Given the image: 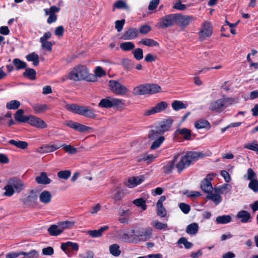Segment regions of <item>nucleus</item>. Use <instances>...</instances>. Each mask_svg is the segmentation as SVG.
<instances>
[{"mask_svg": "<svg viewBox=\"0 0 258 258\" xmlns=\"http://www.w3.org/2000/svg\"><path fill=\"white\" fill-rule=\"evenodd\" d=\"M202 154L196 152H188L185 155L181 153L175 154L173 156L175 161V167L177 172L180 173L184 169L188 167L192 162L196 161L199 158L202 157Z\"/></svg>", "mask_w": 258, "mask_h": 258, "instance_id": "f257e3e1", "label": "nucleus"}, {"mask_svg": "<svg viewBox=\"0 0 258 258\" xmlns=\"http://www.w3.org/2000/svg\"><path fill=\"white\" fill-rule=\"evenodd\" d=\"M68 78L75 81L85 80L90 82H95L96 80V77L89 74L88 69L83 65L78 66L73 68L68 74Z\"/></svg>", "mask_w": 258, "mask_h": 258, "instance_id": "f03ea898", "label": "nucleus"}, {"mask_svg": "<svg viewBox=\"0 0 258 258\" xmlns=\"http://www.w3.org/2000/svg\"><path fill=\"white\" fill-rule=\"evenodd\" d=\"M124 105L123 99L108 97L100 100L98 107L104 108L113 107L118 109L122 108Z\"/></svg>", "mask_w": 258, "mask_h": 258, "instance_id": "7ed1b4c3", "label": "nucleus"}, {"mask_svg": "<svg viewBox=\"0 0 258 258\" xmlns=\"http://www.w3.org/2000/svg\"><path fill=\"white\" fill-rule=\"evenodd\" d=\"M110 90L114 94L119 96H124L129 92V89L116 80H110L108 83Z\"/></svg>", "mask_w": 258, "mask_h": 258, "instance_id": "20e7f679", "label": "nucleus"}, {"mask_svg": "<svg viewBox=\"0 0 258 258\" xmlns=\"http://www.w3.org/2000/svg\"><path fill=\"white\" fill-rule=\"evenodd\" d=\"M152 234V229L149 227L146 228L144 231L139 233H135V230L132 229L131 231V235L132 238L136 239V242H132V243H137L141 241H145L150 239Z\"/></svg>", "mask_w": 258, "mask_h": 258, "instance_id": "39448f33", "label": "nucleus"}, {"mask_svg": "<svg viewBox=\"0 0 258 258\" xmlns=\"http://www.w3.org/2000/svg\"><path fill=\"white\" fill-rule=\"evenodd\" d=\"M174 24H175V14H171L161 18L157 24V27L161 29H165L172 27Z\"/></svg>", "mask_w": 258, "mask_h": 258, "instance_id": "423d86ee", "label": "nucleus"}, {"mask_svg": "<svg viewBox=\"0 0 258 258\" xmlns=\"http://www.w3.org/2000/svg\"><path fill=\"white\" fill-rule=\"evenodd\" d=\"M194 17L188 15H182L181 14H175V24L179 27L184 28L194 21Z\"/></svg>", "mask_w": 258, "mask_h": 258, "instance_id": "0eeeda50", "label": "nucleus"}, {"mask_svg": "<svg viewBox=\"0 0 258 258\" xmlns=\"http://www.w3.org/2000/svg\"><path fill=\"white\" fill-rule=\"evenodd\" d=\"M228 100V98H223L214 101L210 103L209 109L214 112L220 113L223 110L224 107H226V104Z\"/></svg>", "mask_w": 258, "mask_h": 258, "instance_id": "6e6552de", "label": "nucleus"}, {"mask_svg": "<svg viewBox=\"0 0 258 258\" xmlns=\"http://www.w3.org/2000/svg\"><path fill=\"white\" fill-rule=\"evenodd\" d=\"M167 103L165 101H161L157 103L154 107L146 110L144 112V115L149 116L156 113L161 112L167 107Z\"/></svg>", "mask_w": 258, "mask_h": 258, "instance_id": "1a4fd4ad", "label": "nucleus"}, {"mask_svg": "<svg viewBox=\"0 0 258 258\" xmlns=\"http://www.w3.org/2000/svg\"><path fill=\"white\" fill-rule=\"evenodd\" d=\"M65 124L68 127L74 129L76 131L80 133H85L91 129V127L89 126L80 124L77 122H74L71 120L66 121Z\"/></svg>", "mask_w": 258, "mask_h": 258, "instance_id": "9d476101", "label": "nucleus"}, {"mask_svg": "<svg viewBox=\"0 0 258 258\" xmlns=\"http://www.w3.org/2000/svg\"><path fill=\"white\" fill-rule=\"evenodd\" d=\"M27 123L37 128H45L47 127L46 123L43 120L34 115L29 116Z\"/></svg>", "mask_w": 258, "mask_h": 258, "instance_id": "9b49d317", "label": "nucleus"}, {"mask_svg": "<svg viewBox=\"0 0 258 258\" xmlns=\"http://www.w3.org/2000/svg\"><path fill=\"white\" fill-rule=\"evenodd\" d=\"M8 182L14 188L16 192H20L25 188L23 182L17 177L11 178L8 180Z\"/></svg>", "mask_w": 258, "mask_h": 258, "instance_id": "f8f14e48", "label": "nucleus"}, {"mask_svg": "<svg viewBox=\"0 0 258 258\" xmlns=\"http://www.w3.org/2000/svg\"><path fill=\"white\" fill-rule=\"evenodd\" d=\"M212 33L211 25L209 22H205L203 24L202 29L200 31V38L203 40L210 36Z\"/></svg>", "mask_w": 258, "mask_h": 258, "instance_id": "ddd939ff", "label": "nucleus"}, {"mask_svg": "<svg viewBox=\"0 0 258 258\" xmlns=\"http://www.w3.org/2000/svg\"><path fill=\"white\" fill-rule=\"evenodd\" d=\"M138 31L136 28H130L122 34L121 38L123 40H132L138 36Z\"/></svg>", "mask_w": 258, "mask_h": 258, "instance_id": "4468645a", "label": "nucleus"}, {"mask_svg": "<svg viewBox=\"0 0 258 258\" xmlns=\"http://www.w3.org/2000/svg\"><path fill=\"white\" fill-rule=\"evenodd\" d=\"M144 181V177L137 176L130 178L125 182V184L129 188H134Z\"/></svg>", "mask_w": 258, "mask_h": 258, "instance_id": "2eb2a0df", "label": "nucleus"}, {"mask_svg": "<svg viewBox=\"0 0 258 258\" xmlns=\"http://www.w3.org/2000/svg\"><path fill=\"white\" fill-rule=\"evenodd\" d=\"M236 217L240 220V222L243 223H246L251 222V216L249 212L245 210H241L239 211Z\"/></svg>", "mask_w": 258, "mask_h": 258, "instance_id": "dca6fc26", "label": "nucleus"}, {"mask_svg": "<svg viewBox=\"0 0 258 258\" xmlns=\"http://www.w3.org/2000/svg\"><path fill=\"white\" fill-rule=\"evenodd\" d=\"M135 95H145L148 94L147 83L141 84L135 87L133 89Z\"/></svg>", "mask_w": 258, "mask_h": 258, "instance_id": "f3484780", "label": "nucleus"}, {"mask_svg": "<svg viewBox=\"0 0 258 258\" xmlns=\"http://www.w3.org/2000/svg\"><path fill=\"white\" fill-rule=\"evenodd\" d=\"M61 249L67 252V251H77L79 249L78 243L72 242L71 241H67L61 244Z\"/></svg>", "mask_w": 258, "mask_h": 258, "instance_id": "a211bd4d", "label": "nucleus"}, {"mask_svg": "<svg viewBox=\"0 0 258 258\" xmlns=\"http://www.w3.org/2000/svg\"><path fill=\"white\" fill-rule=\"evenodd\" d=\"M173 121L171 119H167L160 122L159 125L156 127L160 131L161 134H164L167 131L172 125Z\"/></svg>", "mask_w": 258, "mask_h": 258, "instance_id": "6ab92c4d", "label": "nucleus"}, {"mask_svg": "<svg viewBox=\"0 0 258 258\" xmlns=\"http://www.w3.org/2000/svg\"><path fill=\"white\" fill-rule=\"evenodd\" d=\"M24 113L23 109H20L18 110L14 115L15 120L21 123H27L29 116L24 115Z\"/></svg>", "mask_w": 258, "mask_h": 258, "instance_id": "aec40b11", "label": "nucleus"}, {"mask_svg": "<svg viewBox=\"0 0 258 258\" xmlns=\"http://www.w3.org/2000/svg\"><path fill=\"white\" fill-rule=\"evenodd\" d=\"M80 115L90 118H94L97 116L94 110L84 106H82Z\"/></svg>", "mask_w": 258, "mask_h": 258, "instance_id": "412c9836", "label": "nucleus"}, {"mask_svg": "<svg viewBox=\"0 0 258 258\" xmlns=\"http://www.w3.org/2000/svg\"><path fill=\"white\" fill-rule=\"evenodd\" d=\"M38 198L37 191L32 190L28 196H27L25 201V204L27 205H31L36 203Z\"/></svg>", "mask_w": 258, "mask_h": 258, "instance_id": "4be33fe9", "label": "nucleus"}, {"mask_svg": "<svg viewBox=\"0 0 258 258\" xmlns=\"http://www.w3.org/2000/svg\"><path fill=\"white\" fill-rule=\"evenodd\" d=\"M35 180L40 184H48L51 182V179L47 177L46 173L44 172H41L39 176H37Z\"/></svg>", "mask_w": 258, "mask_h": 258, "instance_id": "5701e85b", "label": "nucleus"}, {"mask_svg": "<svg viewBox=\"0 0 258 258\" xmlns=\"http://www.w3.org/2000/svg\"><path fill=\"white\" fill-rule=\"evenodd\" d=\"M109 228L107 225L100 227L98 230H89L88 232L89 235L92 237H99L102 236V233Z\"/></svg>", "mask_w": 258, "mask_h": 258, "instance_id": "b1692460", "label": "nucleus"}, {"mask_svg": "<svg viewBox=\"0 0 258 258\" xmlns=\"http://www.w3.org/2000/svg\"><path fill=\"white\" fill-rule=\"evenodd\" d=\"M32 107L35 113L37 114L44 112L48 109L47 105L38 103L32 104Z\"/></svg>", "mask_w": 258, "mask_h": 258, "instance_id": "393cba45", "label": "nucleus"}, {"mask_svg": "<svg viewBox=\"0 0 258 258\" xmlns=\"http://www.w3.org/2000/svg\"><path fill=\"white\" fill-rule=\"evenodd\" d=\"M51 193L47 190L43 191L39 196L40 201L45 204H48L51 200Z\"/></svg>", "mask_w": 258, "mask_h": 258, "instance_id": "a878e982", "label": "nucleus"}, {"mask_svg": "<svg viewBox=\"0 0 258 258\" xmlns=\"http://www.w3.org/2000/svg\"><path fill=\"white\" fill-rule=\"evenodd\" d=\"M201 188L205 192L210 193L213 189V186L211 181L208 180H203L201 183Z\"/></svg>", "mask_w": 258, "mask_h": 258, "instance_id": "bb28decb", "label": "nucleus"}, {"mask_svg": "<svg viewBox=\"0 0 258 258\" xmlns=\"http://www.w3.org/2000/svg\"><path fill=\"white\" fill-rule=\"evenodd\" d=\"M9 144L23 150L26 149L28 146L27 142L22 141L11 140L9 141Z\"/></svg>", "mask_w": 258, "mask_h": 258, "instance_id": "cd10ccee", "label": "nucleus"}, {"mask_svg": "<svg viewBox=\"0 0 258 258\" xmlns=\"http://www.w3.org/2000/svg\"><path fill=\"white\" fill-rule=\"evenodd\" d=\"M47 230L51 236H56L62 233L58 223L57 225H51Z\"/></svg>", "mask_w": 258, "mask_h": 258, "instance_id": "c85d7f7f", "label": "nucleus"}, {"mask_svg": "<svg viewBox=\"0 0 258 258\" xmlns=\"http://www.w3.org/2000/svg\"><path fill=\"white\" fill-rule=\"evenodd\" d=\"M60 148V145H44L41 147L42 153H46L53 152Z\"/></svg>", "mask_w": 258, "mask_h": 258, "instance_id": "c756f323", "label": "nucleus"}, {"mask_svg": "<svg viewBox=\"0 0 258 258\" xmlns=\"http://www.w3.org/2000/svg\"><path fill=\"white\" fill-rule=\"evenodd\" d=\"M231 221L232 218L229 215L219 216L216 219V223L220 224H226L231 222Z\"/></svg>", "mask_w": 258, "mask_h": 258, "instance_id": "7c9ffc66", "label": "nucleus"}, {"mask_svg": "<svg viewBox=\"0 0 258 258\" xmlns=\"http://www.w3.org/2000/svg\"><path fill=\"white\" fill-rule=\"evenodd\" d=\"M82 107V106L76 104H67L65 105V108L68 110L79 115L80 114Z\"/></svg>", "mask_w": 258, "mask_h": 258, "instance_id": "2f4dec72", "label": "nucleus"}, {"mask_svg": "<svg viewBox=\"0 0 258 258\" xmlns=\"http://www.w3.org/2000/svg\"><path fill=\"white\" fill-rule=\"evenodd\" d=\"M199 230V225L196 223H192L187 226L186 232L189 235H195Z\"/></svg>", "mask_w": 258, "mask_h": 258, "instance_id": "473e14b6", "label": "nucleus"}, {"mask_svg": "<svg viewBox=\"0 0 258 258\" xmlns=\"http://www.w3.org/2000/svg\"><path fill=\"white\" fill-rule=\"evenodd\" d=\"M176 163L174 161V159L173 158V160L169 161L166 163V164L163 167L164 172L166 174H169L172 172L173 170L175 167Z\"/></svg>", "mask_w": 258, "mask_h": 258, "instance_id": "72a5a7b5", "label": "nucleus"}, {"mask_svg": "<svg viewBox=\"0 0 258 258\" xmlns=\"http://www.w3.org/2000/svg\"><path fill=\"white\" fill-rule=\"evenodd\" d=\"M176 135L179 134L183 136L184 139L188 140L190 139L191 131L186 128H179L175 131Z\"/></svg>", "mask_w": 258, "mask_h": 258, "instance_id": "f704fd0d", "label": "nucleus"}, {"mask_svg": "<svg viewBox=\"0 0 258 258\" xmlns=\"http://www.w3.org/2000/svg\"><path fill=\"white\" fill-rule=\"evenodd\" d=\"M148 94H153L160 92L161 90V87L155 84H147Z\"/></svg>", "mask_w": 258, "mask_h": 258, "instance_id": "c9c22d12", "label": "nucleus"}, {"mask_svg": "<svg viewBox=\"0 0 258 258\" xmlns=\"http://www.w3.org/2000/svg\"><path fill=\"white\" fill-rule=\"evenodd\" d=\"M206 198L212 201L216 205H218L222 201V197L220 195L213 194L212 192L207 194Z\"/></svg>", "mask_w": 258, "mask_h": 258, "instance_id": "e433bc0d", "label": "nucleus"}, {"mask_svg": "<svg viewBox=\"0 0 258 258\" xmlns=\"http://www.w3.org/2000/svg\"><path fill=\"white\" fill-rule=\"evenodd\" d=\"M26 58L29 61H32L34 66H37L39 64V56L35 52H32L26 55Z\"/></svg>", "mask_w": 258, "mask_h": 258, "instance_id": "4c0bfd02", "label": "nucleus"}, {"mask_svg": "<svg viewBox=\"0 0 258 258\" xmlns=\"http://www.w3.org/2000/svg\"><path fill=\"white\" fill-rule=\"evenodd\" d=\"M243 178L249 181L255 180L257 179V175L252 168H249L247 169L246 174L243 176Z\"/></svg>", "mask_w": 258, "mask_h": 258, "instance_id": "58836bf2", "label": "nucleus"}, {"mask_svg": "<svg viewBox=\"0 0 258 258\" xmlns=\"http://www.w3.org/2000/svg\"><path fill=\"white\" fill-rule=\"evenodd\" d=\"M58 224L59 226L60 230L61 231V233H62L64 230L72 228L74 225L75 222L65 221L59 222L58 223Z\"/></svg>", "mask_w": 258, "mask_h": 258, "instance_id": "ea45409f", "label": "nucleus"}, {"mask_svg": "<svg viewBox=\"0 0 258 258\" xmlns=\"http://www.w3.org/2000/svg\"><path fill=\"white\" fill-rule=\"evenodd\" d=\"M25 77L28 78L31 80H34L36 79V71L33 69H26L25 72L23 74Z\"/></svg>", "mask_w": 258, "mask_h": 258, "instance_id": "a19ab883", "label": "nucleus"}, {"mask_svg": "<svg viewBox=\"0 0 258 258\" xmlns=\"http://www.w3.org/2000/svg\"><path fill=\"white\" fill-rule=\"evenodd\" d=\"M163 134L160 133V131L156 127L154 129L151 130L148 134L149 138L151 140H154L157 139L160 136Z\"/></svg>", "mask_w": 258, "mask_h": 258, "instance_id": "79ce46f5", "label": "nucleus"}, {"mask_svg": "<svg viewBox=\"0 0 258 258\" xmlns=\"http://www.w3.org/2000/svg\"><path fill=\"white\" fill-rule=\"evenodd\" d=\"M115 8H116L118 9H124V10H130L129 7L122 0L117 1L114 4L113 11H114Z\"/></svg>", "mask_w": 258, "mask_h": 258, "instance_id": "37998d69", "label": "nucleus"}, {"mask_svg": "<svg viewBox=\"0 0 258 258\" xmlns=\"http://www.w3.org/2000/svg\"><path fill=\"white\" fill-rule=\"evenodd\" d=\"M110 253L114 256H118L120 254L121 251L119 249V246L117 244H113L109 246Z\"/></svg>", "mask_w": 258, "mask_h": 258, "instance_id": "c03bdc74", "label": "nucleus"}, {"mask_svg": "<svg viewBox=\"0 0 258 258\" xmlns=\"http://www.w3.org/2000/svg\"><path fill=\"white\" fill-rule=\"evenodd\" d=\"M135 47L134 43L130 41L123 42L120 44V49L125 51L131 50L134 49Z\"/></svg>", "mask_w": 258, "mask_h": 258, "instance_id": "a18cd8bd", "label": "nucleus"}, {"mask_svg": "<svg viewBox=\"0 0 258 258\" xmlns=\"http://www.w3.org/2000/svg\"><path fill=\"white\" fill-rule=\"evenodd\" d=\"M13 63L18 70L24 69L27 67V63L19 58L14 59Z\"/></svg>", "mask_w": 258, "mask_h": 258, "instance_id": "49530a36", "label": "nucleus"}, {"mask_svg": "<svg viewBox=\"0 0 258 258\" xmlns=\"http://www.w3.org/2000/svg\"><path fill=\"white\" fill-rule=\"evenodd\" d=\"M21 105L20 102L17 100H11L6 104V107L8 109H17Z\"/></svg>", "mask_w": 258, "mask_h": 258, "instance_id": "de8ad7c7", "label": "nucleus"}, {"mask_svg": "<svg viewBox=\"0 0 258 258\" xmlns=\"http://www.w3.org/2000/svg\"><path fill=\"white\" fill-rule=\"evenodd\" d=\"M140 43L148 46H158L159 43L153 39L149 38H144L141 40Z\"/></svg>", "mask_w": 258, "mask_h": 258, "instance_id": "09e8293b", "label": "nucleus"}, {"mask_svg": "<svg viewBox=\"0 0 258 258\" xmlns=\"http://www.w3.org/2000/svg\"><path fill=\"white\" fill-rule=\"evenodd\" d=\"M4 189L5 191L3 193V196L8 197H12L16 191L14 188H13L8 183L4 186Z\"/></svg>", "mask_w": 258, "mask_h": 258, "instance_id": "8fccbe9b", "label": "nucleus"}, {"mask_svg": "<svg viewBox=\"0 0 258 258\" xmlns=\"http://www.w3.org/2000/svg\"><path fill=\"white\" fill-rule=\"evenodd\" d=\"M172 107L174 110L178 111L180 109L186 108V105L181 101L175 100L172 103Z\"/></svg>", "mask_w": 258, "mask_h": 258, "instance_id": "3c124183", "label": "nucleus"}, {"mask_svg": "<svg viewBox=\"0 0 258 258\" xmlns=\"http://www.w3.org/2000/svg\"><path fill=\"white\" fill-rule=\"evenodd\" d=\"M119 238L125 242L132 243V242H136V239L132 238L131 233H124L121 235H119Z\"/></svg>", "mask_w": 258, "mask_h": 258, "instance_id": "603ef678", "label": "nucleus"}, {"mask_svg": "<svg viewBox=\"0 0 258 258\" xmlns=\"http://www.w3.org/2000/svg\"><path fill=\"white\" fill-rule=\"evenodd\" d=\"M177 244H183L184 247L186 249H190L193 246V244L191 242L188 241L187 239L185 237H182L180 238L178 240V241L177 242Z\"/></svg>", "mask_w": 258, "mask_h": 258, "instance_id": "864d4df0", "label": "nucleus"}, {"mask_svg": "<svg viewBox=\"0 0 258 258\" xmlns=\"http://www.w3.org/2000/svg\"><path fill=\"white\" fill-rule=\"evenodd\" d=\"M209 125V122L205 119H200L195 123V126L197 129L206 128Z\"/></svg>", "mask_w": 258, "mask_h": 258, "instance_id": "5fc2aeb1", "label": "nucleus"}, {"mask_svg": "<svg viewBox=\"0 0 258 258\" xmlns=\"http://www.w3.org/2000/svg\"><path fill=\"white\" fill-rule=\"evenodd\" d=\"M165 140L164 136H160L157 139L154 140L155 141L152 143L151 149L152 150H155L159 148L161 144Z\"/></svg>", "mask_w": 258, "mask_h": 258, "instance_id": "6e6d98bb", "label": "nucleus"}, {"mask_svg": "<svg viewBox=\"0 0 258 258\" xmlns=\"http://www.w3.org/2000/svg\"><path fill=\"white\" fill-rule=\"evenodd\" d=\"M231 188V186L229 184L224 183L218 187L217 191L221 194H227L230 191Z\"/></svg>", "mask_w": 258, "mask_h": 258, "instance_id": "4d7b16f0", "label": "nucleus"}, {"mask_svg": "<svg viewBox=\"0 0 258 258\" xmlns=\"http://www.w3.org/2000/svg\"><path fill=\"white\" fill-rule=\"evenodd\" d=\"M132 53L135 58L137 60H140L143 58V51L141 48L135 49L132 51Z\"/></svg>", "mask_w": 258, "mask_h": 258, "instance_id": "13d9d810", "label": "nucleus"}, {"mask_svg": "<svg viewBox=\"0 0 258 258\" xmlns=\"http://www.w3.org/2000/svg\"><path fill=\"white\" fill-rule=\"evenodd\" d=\"M133 203L137 206L140 207L143 210H145L147 209L146 202L143 198H139L135 200Z\"/></svg>", "mask_w": 258, "mask_h": 258, "instance_id": "bf43d9fd", "label": "nucleus"}, {"mask_svg": "<svg viewBox=\"0 0 258 258\" xmlns=\"http://www.w3.org/2000/svg\"><path fill=\"white\" fill-rule=\"evenodd\" d=\"M248 188L255 193L258 192V180L257 179L249 181L248 184Z\"/></svg>", "mask_w": 258, "mask_h": 258, "instance_id": "052dcab7", "label": "nucleus"}, {"mask_svg": "<svg viewBox=\"0 0 258 258\" xmlns=\"http://www.w3.org/2000/svg\"><path fill=\"white\" fill-rule=\"evenodd\" d=\"M71 172L70 170H61L57 173V176L59 178L68 179L71 176Z\"/></svg>", "mask_w": 258, "mask_h": 258, "instance_id": "680f3d73", "label": "nucleus"}, {"mask_svg": "<svg viewBox=\"0 0 258 258\" xmlns=\"http://www.w3.org/2000/svg\"><path fill=\"white\" fill-rule=\"evenodd\" d=\"M60 147L64 150V151L71 154H75L77 152V149L76 148L70 145H60Z\"/></svg>", "mask_w": 258, "mask_h": 258, "instance_id": "e2e57ef3", "label": "nucleus"}, {"mask_svg": "<svg viewBox=\"0 0 258 258\" xmlns=\"http://www.w3.org/2000/svg\"><path fill=\"white\" fill-rule=\"evenodd\" d=\"M244 148L258 152V144H257L256 141H253L251 143L245 144L244 145Z\"/></svg>", "mask_w": 258, "mask_h": 258, "instance_id": "0e129e2a", "label": "nucleus"}, {"mask_svg": "<svg viewBox=\"0 0 258 258\" xmlns=\"http://www.w3.org/2000/svg\"><path fill=\"white\" fill-rule=\"evenodd\" d=\"M154 158L155 157L152 155L144 154L141 157L137 159V161L140 162L144 161L149 163L151 162Z\"/></svg>", "mask_w": 258, "mask_h": 258, "instance_id": "69168bd1", "label": "nucleus"}, {"mask_svg": "<svg viewBox=\"0 0 258 258\" xmlns=\"http://www.w3.org/2000/svg\"><path fill=\"white\" fill-rule=\"evenodd\" d=\"M22 254L26 258H38L39 256L38 252L35 249L32 250L29 252L23 251Z\"/></svg>", "mask_w": 258, "mask_h": 258, "instance_id": "338daca9", "label": "nucleus"}, {"mask_svg": "<svg viewBox=\"0 0 258 258\" xmlns=\"http://www.w3.org/2000/svg\"><path fill=\"white\" fill-rule=\"evenodd\" d=\"M157 215L161 217H165L167 214L166 209L163 205H156Z\"/></svg>", "mask_w": 258, "mask_h": 258, "instance_id": "774afa93", "label": "nucleus"}]
</instances>
